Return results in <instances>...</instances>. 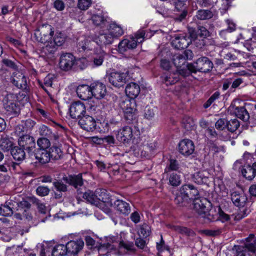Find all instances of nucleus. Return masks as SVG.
I'll use <instances>...</instances> for the list:
<instances>
[{"label":"nucleus","instance_id":"aec40b11","mask_svg":"<svg viewBox=\"0 0 256 256\" xmlns=\"http://www.w3.org/2000/svg\"><path fill=\"white\" fill-rule=\"evenodd\" d=\"M108 196V195H106L105 198L103 197L102 198H98L93 192L88 190L84 194L83 198L90 204L98 206L100 200L104 202H107V200L109 198ZM100 197H101V196H100Z\"/></svg>","mask_w":256,"mask_h":256},{"label":"nucleus","instance_id":"37998d69","mask_svg":"<svg viewBox=\"0 0 256 256\" xmlns=\"http://www.w3.org/2000/svg\"><path fill=\"white\" fill-rule=\"evenodd\" d=\"M174 202L180 206H186L189 202V200L180 190L176 194L174 198Z\"/></svg>","mask_w":256,"mask_h":256},{"label":"nucleus","instance_id":"5fc2aeb1","mask_svg":"<svg viewBox=\"0 0 256 256\" xmlns=\"http://www.w3.org/2000/svg\"><path fill=\"white\" fill-rule=\"evenodd\" d=\"M182 124L184 128L186 130H189L194 125V122L193 119L192 118L188 116H185L182 119Z\"/></svg>","mask_w":256,"mask_h":256},{"label":"nucleus","instance_id":"338daca9","mask_svg":"<svg viewBox=\"0 0 256 256\" xmlns=\"http://www.w3.org/2000/svg\"><path fill=\"white\" fill-rule=\"evenodd\" d=\"M214 212H215L212 210H210V208L208 212L206 214H202L201 216L206 218L208 220L214 221L218 220V218L216 214H214Z\"/></svg>","mask_w":256,"mask_h":256},{"label":"nucleus","instance_id":"c03bdc74","mask_svg":"<svg viewBox=\"0 0 256 256\" xmlns=\"http://www.w3.org/2000/svg\"><path fill=\"white\" fill-rule=\"evenodd\" d=\"M213 13L210 10H200L196 15V17L200 20H206L211 18Z\"/></svg>","mask_w":256,"mask_h":256},{"label":"nucleus","instance_id":"58836bf2","mask_svg":"<svg viewBox=\"0 0 256 256\" xmlns=\"http://www.w3.org/2000/svg\"><path fill=\"white\" fill-rule=\"evenodd\" d=\"M190 36L197 48H202L206 45V38L196 36L194 31L193 30L190 32Z\"/></svg>","mask_w":256,"mask_h":256},{"label":"nucleus","instance_id":"09e8293b","mask_svg":"<svg viewBox=\"0 0 256 256\" xmlns=\"http://www.w3.org/2000/svg\"><path fill=\"white\" fill-rule=\"evenodd\" d=\"M174 229L177 232L183 234H185L188 236L194 237L196 234L192 230H190L186 227L176 226L174 227Z\"/></svg>","mask_w":256,"mask_h":256},{"label":"nucleus","instance_id":"0eeeda50","mask_svg":"<svg viewBox=\"0 0 256 256\" xmlns=\"http://www.w3.org/2000/svg\"><path fill=\"white\" fill-rule=\"evenodd\" d=\"M109 82L116 88L123 86L128 80V74L124 72H112L107 76Z\"/></svg>","mask_w":256,"mask_h":256},{"label":"nucleus","instance_id":"69168bd1","mask_svg":"<svg viewBox=\"0 0 256 256\" xmlns=\"http://www.w3.org/2000/svg\"><path fill=\"white\" fill-rule=\"evenodd\" d=\"M98 130L102 132H108L110 129V126L108 120H104L100 123L98 126Z\"/></svg>","mask_w":256,"mask_h":256},{"label":"nucleus","instance_id":"2f4dec72","mask_svg":"<svg viewBox=\"0 0 256 256\" xmlns=\"http://www.w3.org/2000/svg\"><path fill=\"white\" fill-rule=\"evenodd\" d=\"M11 154L14 160L20 162H22L26 157L24 150L20 146H14L11 148Z\"/></svg>","mask_w":256,"mask_h":256},{"label":"nucleus","instance_id":"a18cd8bd","mask_svg":"<svg viewBox=\"0 0 256 256\" xmlns=\"http://www.w3.org/2000/svg\"><path fill=\"white\" fill-rule=\"evenodd\" d=\"M62 180V179H55L52 182L55 189L59 192H64L68 190V186L63 182Z\"/></svg>","mask_w":256,"mask_h":256},{"label":"nucleus","instance_id":"7c9ffc66","mask_svg":"<svg viewBox=\"0 0 256 256\" xmlns=\"http://www.w3.org/2000/svg\"><path fill=\"white\" fill-rule=\"evenodd\" d=\"M34 156L36 160L42 164H47L50 160L48 150H38Z\"/></svg>","mask_w":256,"mask_h":256},{"label":"nucleus","instance_id":"f704fd0d","mask_svg":"<svg viewBox=\"0 0 256 256\" xmlns=\"http://www.w3.org/2000/svg\"><path fill=\"white\" fill-rule=\"evenodd\" d=\"M108 32L112 36L113 39L120 37L124 34L122 28L114 22L110 24Z\"/></svg>","mask_w":256,"mask_h":256},{"label":"nucleus","instance_id":"72a5a7b5","mask_svg":"<svg viewBox=\"0 0 256 256\" xmlns=\"http://www.w3.org/2000/svg\"><path fill=\"white\" fill-rule=\"evenodd\" d=\"M162 82L167 86L174 84L179 80V76L177 73H170L162 76Z\"/></svg>","mask_w":256,"mask_h":256},{"label":"nucleus","instance_id":"a19ab883","mask_svg":"<svg viewBox=\"0 0 256 256\" xmlns=\"http://www.w3.org/2000/svg\"><path fill=\"white\" fill-rule=\"evenodd\" d=\"M52 256H64L67 255L66 246L64 244H58L56 246L51 253Z\"/></svg>","mask_w":256,"mask_h":256},{"label":"nucleus","instance_id":"680f3d73","mask_svg":"<svg viewBox=\"0 0 256 256\" xmlns=\"http://www.w3.org/2000/svg\"><path fill=\"white\" fill-rule=\"evenodd\" d=\"M249 212V210L246 208H242L236 214L234 218L238 220H240L247 216Z\"/></svg>","mask_w":256,"mask_h":256},{"label":"nucleus","instance_id":"2eb2a0df","mask_svg":"<svg viewBox=\"0 0 256 256\" xmlns=\"http://www.w3.org/2000/svg\"><path fill=\"white\" fill-rule=\"evenodd\" d=\"M78 124L82 128L86 131L97 130L96 123L94 119L88 115H84L79 120Z\"/></svg>","mask_w":256,"mask_h":256},{"label":"nucleus","instance_id":"f8f14e48","mask_svg":"<svg viewBox=\"0 0 256 256\" xmlns=\"http://www.w3.org/2000/svg\"><path fill=\"white\" fill-rule=\"evenodd\" d=\"M68 256H76L83 248L84 242L81 239L76 240H70L66 244Z\"/></svg>","mask_w":256,"mask_h":256},{"label":"nucleus","instance_id":"774afa93","mask_svg":"<svg viewBox=\"0 0 256 256\" xmlns=\"http://www.w3.org/2000/svg\"><path fill=\"white\" fill-rule=\"evenodd\" d=\"M227 120L224 118H220L215 124V126L216 129L222 130L226 128Z\"/></svg>","mask_w":256,"mask_h":256},{"label":"nucleus","instance_id":"052dcab7","mask_svg":"<svg viewBox=\"0 0 256 256\" xmlns=\"http://www.w3.org/2000/svg\"><path fill=\"white\" fill-rule=\"evenodd\" d=\"M208 146L209 148L210 151L212 152L214 154L219 152L222 150V147L218 146L216 143L212 141H210L208 143Z\"/></svg>","mask_w":256,"mask_h":256},{"label":"nucleus","instance_id":"79ce46f5","mask_svg":"<svg viewBox=\"0 0 256 256\" xmlns=\"http://www.w3.org/2000/svg\"><path fill=\"white\" fill-rule=\"evenodd\" d=\"M242 172L243 176L249 180H252L256 176L252 166L250 165L245 166L242 169Z\"/></svg>","mask_w":256,"mask_h":256},{"label":"nucleus","instance_id":"3c124183","mask_svg":"<svg viewBox=\"0 0 256 256\" xmlns=\"http://www.w3.org/2000/svg\"><path fill=\"white\" fill-rule=\"evenodd\" d=\"M119 247L120 248H124L130 252H134L136 250L134 243L128 241H120L119 243Z\"/></svg>","mask_w":256,"mask_h":256},{"label":"nucleus","instance_id":"473e14b6","mask_svg":"<svg viewBox=\"0 0 256 256\" xmlns=\"http://www.w3.org/2000/svg\"><path fill=\"white\" fill-rule=\"evenodd\" d=\"M234 112L238 118L242 120L244 122H248L250 119L249 113L244 106L236 107Z\"/></svg>","mask_w":256,"mask_h":256},{"label":"nucleus","instance_id":"1a4fd4ad","mask_svg":"<svg viewBox=\"0 0 256 256\" xmlns=\"http://www.w3.org/2000/svg\"><path fill=\"white\" fill-rule=\"evenodd\" d=\"M134 138L132 129L128 126H125L118 130L116 134V138L124 144H130Z\"/></svg>","mask_w":256,"mask_h":256},{"label":"nucleus","instance_id":"e2e57ef3","mask_svg":"<svg viewBox=\"0 0 256 256\" xmlns=\"http://www.w3.org/2000/svg\"><path fill=\"white\" fill-rule=\"evenodd\" d=\"M91 4V0H78V7L81 10H87Z\"/></svg>","mask_w":256,"mask_h":256},{"label":"nucleus","instance_id":"ea45409f","mask_svg":"<svg viewBox=\"0 0 256 256\" xmlns=\"http://www.w3.org/2000/svg\"><path fill=\"white\" fill-rule=\"evenodd\" d=\"M97 50L93 58V62L95 66H98L102 64L106 55V52L103 50L100 49L99 52Z\"/></svg>","mask_w":256,"mask_h":256},{"label":"nucleus","instance_id":"864d4df0","mask_svg":"<svg viewBox=\"0 0 256 256\" xmlns=\"http://www.w3.org/2000/svg\"><path fill=\"white\" fill-rule=\"evenodd\" d=\"M194 33L196 34V36H199L200 38H206L210 36V32L205 27L202 26H198L196 32H194Z\"/></svg>","mask_w":256,"mask_h":256},{"label":"nucleus","instance_id":"c756f323","mask_svg":"<svg viewBox=\"0 0 256 256\" xmlns=\"http://www.w3.org/2000/svg\"><path fill=\"white\" fill-rule=\"evenodd\" d=\"M114 204L116 210L124 214L128 215L130 212L129 204L124 200H118Z\"/></svg>","mask_w":256,"mask_h":256},{"label":"nucleus","instance_id":"6e6d98bb","mask_svg":"<svg viewBox=\"0 0 256 256\" xmlns=\"http://www.w3.org/2000/svg\"><path fill=\"white\" fill-rule=\"evenodd\" d=\"M178 162L174 159H170L168 165L165 169V172H168L169 170H178L179 168Z\"/></svg>","mask_w":256,"mask_h":256},{"label":"nucleus","instance_id":"6e6552de","mask_svg":"<svg viewBox=\"0 0 256 256\" xmlns=\"http://www.w3.org/2000/svg\"><path fill=\"white\" fill-rule=\"evenodd\" d=\"M4 107L10 114H17L20 112V108L16 98L13 94H8L3 100Z\"/></svg>","mask_w":256,"mask_h":256},{"label":"nucleus","instance_id":"603ef678","mask_svg":"<svg viewBox=\"0 0 256 256\" xmlns=\"http://www.w3.org/2000/svg\"><path fill=\"white\" fill-rule=\"evenodd\" d=\"M168 180L169 184L173 186H177L181 183L180 176L174 172L170 174Z\"/></svg>","mask_w":256,"mask_h":256},{"label":"nucleus","instance_id":"5701e85b","mask_svg":"<svg viewBox=\"0 0 256 256\" xmlns=\"http://www.w3.org/2000/svg\"><path fill=\"white\" fill-rule=\"evenodd\" d=\"M62 180L76 188H78L79 186H81L83 184L82 174H79L77 175L70 176H65L62 177Z\"/></svg>","mask_w":256,"mask_h":256},{"label":"nucleus","instance_id":"4be33fe9","mask_svg":"<svg viewBox=\"0 0 256 256\" xmlns=\"http://www.w3.org/2000/svg\"><path fill=\"white\" fill-rule=\"evenodd\" d=\"M190 42L189 38L186 36H176L172 42V44L176 48L181 50L186 48Z\"/></svg>","mask_w":256,"mask_h":256},{"label":"nucleus","instance_id":"423d86ee","mask_svg":"<svg viewBox=\"0 0 256 256\" xmlns=\"http://www.w3.org/2000/svg\"><path fill=\"white\" fill-rule=\"evenodd\" d=\"M10 82L17 88L26 93L30 92V88L28 84L27 79L22 72H14L10 78Z\"/></svg>","mask_w":256,"mask_h":256},{"label":"nucleus","instance_id":"9b49d317","mask_svg":"<svg viewBox=\"0 0 256 256\" xmlns=\"http://www.w3.org/2000/svg\"><path fill=\"white\" fill-rule=\"evenodd\" d=\"M194 209L200 216L206 214L211 207V203L206 198H196L193 200Z\"/></svg>","mask_w":256,"mask_h":256},{"label":"nucleus","instance_id":"412c9836","mask_svg":"<svg viewBox=\"0 0 256 256\" xmlns=\"http://www.w3.org/2000/svg\"><path fill=\"white\" fill-rule=\"evenodd\" d=\"M96 43L93 36L85 38L80 41L78 44L80 52L88 50H91L96 48ZM98 48H96L98 49Z\"/></svg>","mask_w":256,"mask_h":256},{"label":"nucleus","instance_id":"8fccbe9b","mask_svg":"<svg viewBox=\"0 0 256 256\" xmlns=\"http://www.w3.org/2000/svg\"><path fill=\"white\" fill-rule=\"evenodd\" d=\"M240 126V122L236 118L230 120L226 122V128L232 132H234Z\"/></svg>","mask_w":256,"mask_h":256},{"label":"nucleus","instance_id":"c9c22d12","mask_svg":"<svg viewBox=\"0 0 256 256\" xmlns=\"http://www.w3.org/2000/svg\"><path fill=\"white\" fill-rule=\"evenodd\" d=\"M48 151L50 160H58L62 158L63 152L58 146H52L49 148Z\"/></svg>","mask_w":256,"mask_h":256},{"label":"nucleus","instance_id":"c85d7f7f","mask_svg":"<svg viewBox=\"0 0 256 256\" xmlns=\"http://www.w3.org/2000/svg\"><path fill=\"white\" fill-rule=\"evenodd\" d=\"M208 172L205 170L196 172L192 175V180L198 184H206L208 182Z\"/></svg>","mask_w":256,"mask_h":256},{"label":"nucleus","instance_id":"a878e982","mask_svg":"<svg viewBox=\"0 0 256 256\" xmlns=\"http://www.w3.org/2000/svg\"><path fill=\"white\" fill-rule=\"evenodd\" d=\"M125 92L126 94L130 98L129 100H134L140 92V87L138 84L135 82H130L126 86Z\"/></svg>","mask_w":256,"mask_h":256},{"label":"nucleus","instance_id":"9d476101","mask_svg":"<svg viewBox=\"0 0 256 256\" xmlns=\"http://www.w3.org/2000/svg\"><path fill=\"white\" fill-rule=\"evenodd\" d=\"M69 112L72 118L80 120L86 114V106L80 101L74 102L70 106Z\"/></svg>","mask_w":256,"mask_h":256},{"label":"nucleus","instance_id":"f03ea898","mask_svg":"<svg viewBox=\"0 0 256 256\" xmlns=\"http://www.w3.org/2000/svg\"><path fill=\"white\" fill-rule=\"evenodd\" d=\"M54 35V28L50 24L42 25L34 34L36 40L38 42L44 44L45 46L50 44Z\"/></svg>","mask_w":256,"mask_h":256},{"label":"nucleus","instance_id":"a211bd4d","mask_svg":"<svg viewBox=\"0 0 256 256\" xmlns=\"http://www.w3.org/2000/svg\"><path fill=\"white\" fill-rule=\"evenodd\" d=\"M93 38L96 44L100 47V50H102L103 46L111 44L114 40L109 32L100 33L98 35H96Z\"/></svg>","mask_w":256,"mask_h":256},{"label":"nucleus","instance_id":"bf43d9fd","mask_svg":"<svg viewBox=\"0 0 256 256\" xmlns=\"http://www.w3.org/2000/svg\"><path fill=\"white\" fill-rule=\"evenodd\" d=\"M110 129L114 128L116 126H118L121 124L122 119L118 116H115L109 120H108Z\"/></svg>","mask_w":256,"mask_h":256},{"label":"nucleus","instance_id":"4468645a","mask_svg":"<svg viewBox=\"0 0 256 256\" xmlns=\"http://www.w3.org/2000/svg\"><path fill=\"white\" fill-rule=\"evenodd\" d=\"M18 144L20 146L26 150L28 153L32 152L36 146L34 138L28 134L20 136L18 140Z\"/></svg>","mask_w":256,"mask_h":256},{"label":"nucleus","instance_id":"f257e3e1","mask_svg":"<svg viewBox=\"0 0 256 256\" xmlns=\"http://www.w3.org/2000/svg\"><path fill=\"white\" fill-rule=\"evenodd\" d=\"M146 38L145 30L140 29L134 36L130 37V38H125L120 41L118 44V50L120 53H124L128 50L135 48L138 43H141Z\"/></svg>","mask_w":256,"mask_h":256},{"label":"nucleus","instance_id":"de8ad7c7","mask_svg":"<svg viewBox=\"0 0 256 256\" xmlns=\"http://www.w3.org/2000/svg\"><path fill=\"white\" fill-rule=\"evenodd\" d=\"M12 146V142L8 138H2L0 139V148L4 151H8Z\"/></svg>","mask_w":256,"mask_h":256},{"label":"nucleus","instance_id":"49530a36","mask_svg":"<svg viewBox=\"0 0 256 256\" xmlns=\"http://www.w3.org/2000/svg\"><path fill=\"white\" fill-rule=\"evenodd\" d=\"M50 138H41L37 140V144L39 150H47L50 146Z\"/></svg>","mask_w":256,"mask_h":256},{"label":"nucleus","instance_id":"7ed1b4c3","mask_svg":"<svg viewBox=\"0 0 256 256\" xmlns=\"http://www.w3.org/2000/svg\"><path fill=\"white\" fill-rule=\"evenodd\" d=\"M213 63L206 57H202L198 58L193 64L187 66L188 69L193 72L197 71L202 72H208L213 68Z\"/></svg>","mask_w":256,"mask_h":256},{"label":"nucleus","instance_id":"e433bc0d","mask_svg":"<svg viewBox=\"0 0 256 256\" xmlns=\"http://www.w3.org/2000/svg\"><path fill=\"white\" fill-rule=\"evenodd\" d=\"M172 61L174 65L178 68H180L182 66L184 68L186 66L187 68V66L188 64H186V62L185 60V58L181 54L178 53L174 54L172 56Z\"/></svg>","mask_w":256,"mask_h":256},{"label":"nucleus","instance_id":"f3484780","mask_svg":"<svg viewBox=\"0 0 256 256\" xmlns=\"http://www.w3.org/2000/svg\"><path fill=\"white\" fill-rule=\"evenodd\" d=\"M92 96L97 99L103 98L106 93V86L102 82H96L90 84Z\"/></svg>","mask_w":256,"mask_h":256},{"label":"nucleus","instance_id":"13d9d810","mask_svg":"<svg viewBox=\"0 0 256 256\" xmlns=\"http://www.w3.org/2000/svg\"><path fill=\"white\" fill-rule=\"evenodd\" d=\"M202 232L207 236H215L220 235L222 233V229L205 230H202Z\"/></svg>","mask_w":256,"mask_h":256},{"label":"nucleus","instance_id":"393cba45","mask_svg":"<svg viewBox=\"0 0 256 256\" xmlns=\"http://www.w3.org/2000/svg\"><path fill=\"white\" fill-rule=\"evenodd\" d=\"M231 200L233 204L238 207H244L247 201V197L244 194L234 192L231 194Z\"/></svg>","mask_w":256,"mask_h":256},{"label":"nucleus","instance_id":"0e129e2a","mask_svg":"<svg viewBox=\"0 0 256 256\" xmlns=\"http://www.w3.org/2000/svg\"><path fill=\"white\" fill-rule=\"evenodd\" d=\"M226 23L228 25V28L220 32V34L222 36L224 35L226 32H230L236 29L235 24L231 20H226Z\"/></svg>","mask_w":256,"mask_h":256},{"label":"nucleus","instance_id":"bb28decb","mask_svg":"<svg viewBox=\"0 0 256 256\" xmlns=\"http://www.w3.org/2000/svg\"><path fill=\"white\" fill-rule=\"evenodd\" d=\"M39 134L40 136L50 138V140L57 141L59 138L56 133H54L52 130L45 125L41 126L38 129Z\"/></svg>","mask_w":256,"mask_h":256},{"label":"nucleus","instance_id":"4c0bfd02","mask_svg":"<svg viewBox=\"0 0 256 256\" xmlns=\"http://www.w3.org/2000/svg\"><path fill=\"white\" fill-rule=\"evenodd\" d=\"M93 24L96 26L104 27L107 24V20L102 14H94L92 16Z\"/></svg>","mask_w":256,"mask_h":256},{"label":"nucleus","instance_id":"4d7b16f0","mask_svg":"<svg viewBox=\"0 0 256 256\" xmlns=\"http://www.w3.org/2000/svg\"><path fill=\"white\" fill-rule=\"evenodd\" d=\"M50 188L46 186H38L36 189V194L40 196H48L50 193Z\"/></svg>","mask_w":256,"mask_h":256},{"label":"nucleus","instance_id":"39448f33","mask_svg":"<svg viewBox=\"0 0 256 256\" xmlns=\"http://www.w3.org/2000/svg\"><path fill=\"white\" fill-rule=\"evenodd\" d=\"M66 36L62 32H57L54 34L50 44H48L43 48V50L47 54H54L58 49V48L62 46L65 42Z\"/></svg>","mask_w":256,"mask_h":256},{"label":"nucleus","instance_id":"20e7f679","mask_svg":"<svg viewBox=\"0 0 256 256\" xmlns=\"http://www.w3.org/2000/svg\"><path fill=\"white\" fill-rule=\"evenodd\" d=\"M123 110L124 118L128 123H130L136 117V100H126L120 104Z\"/></svg>","mask_w":256,"mask_h":256},{"label":"nucleus","instance_id":"dca6fc26","mask_svg":"<svg viewBox=\"0 0 256 256\" xmlns=\"http://www.w3.org/2000/svg\"><path fill=\"white\" fill-rule=\"evenodd\" d=\"M194 150V144L189 139L182 140L178 144V150L184 156H188L192 154Z\"/></svg>","mask_w":256,"mask_h":256},{"label":"nucleus","instance_id":"b1692460","mask_svg":"<svg viewBox=\"0 0 256 256\" xmlns=\"http://www.w3.org/2000/svg\"><path fill=\"white\" fill-rule=\"evenodd\" d=\"M91 90L90 86L82 84L77 88L76 94L79 98L84 100H87L92 96Z\"/></svg>","mask_w":256,"mask_h":256},{"label":"nucleus","instance_id":"6ab92c4d","mask_svg":"<svg viewBox=\"0 0 256 256\" xmlns=\"http://www.w3.org/2000/svg\"><path fill=\"white\" fill-rule=\"evenodd\" d=\"M180 190L189 201L192 200H194L199 194L197 188L192 184L183 185Z\"/></svg>","mask_w":256,"mask_h":256},{"label":"nucleus","instance_id":"cd10ccee","mask_svg":"<svg viewBox=\"0 0 256 256\" xmlns=\"http://www.w3.org/2000/svg\"><path fill=\"white\" fill-rule=\"evenodd\" d=\"M15 209L14 203L12 200L6 202L4 205L0 206V215L4 216H11Z\"/></svg>","mask_w":256,"mask_h":256},{"label":"nucleus","instance_id":"ddd939ff","mask_svg":"<svg viewBox=\"0 0 256 256\" xmlns=\"http://www.w3.org/2000/svg\"><path fill=\"white\" fill-rule=\"evenodd\" d=\"M75 62V58L70 53H64L62 54L59 65L60 68L63 70H70Z\"/></svg>","mask_w":256,"mask_h":256}]
</instances>
